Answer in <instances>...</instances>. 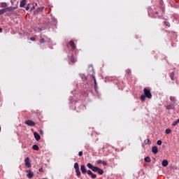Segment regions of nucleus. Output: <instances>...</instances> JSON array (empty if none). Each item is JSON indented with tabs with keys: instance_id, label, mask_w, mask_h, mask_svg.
Instances as JSON below:
<instances>
[{
	"instance_id": "obj_43",
	"label": "nucleus",
	"mask_w": 179,
	"mask_h": 179,
	"mask_svg": "<svg viewBox=\"0 0 179 179\" xmlns=\"http://www.w3.org/2000/svg\"><path fill=\"white\" fill-rule=\"evenodd\" d=\"M176 122L179 124V118L176 120Z\"/></svg>"
},
{
	"instance_id": "obj_21",
	"label": "nucleus",
	"mask_w": 179,
	"mask_h": 179,
	"mask_svg": "<svg viewBox=\"0 0 179 179\" xmlns=\"http://www.w3.org/2000/svg\"><path fill=\"white\" fill-rule=\"evenodd\" d=\"M3 13H6V8H2L0 10V15H3Z\"/></svg>"
},
{
	"instance_id": "obj_36",
	"label": "nucleus",
	"mask_w": 179,
	"mask_h": 179,
	"mask_svg": "<svg viewBox=\"0 0 179 179\" xmlns=\"http://www.w3.org/2000/svg\"><path fill=\"white\" fill-rule=\"evenodd\" d=\"M83 152H82V151H80L79 152H78V156H83Z\"/></svg>"
},
{
	"instance_id": "obj_7",
	"label": "nucleus",
	"mask_w": 179,
	"mask_h": 179,
	"mask_svg": "<svg viewBox=\"0 0 179 179\" xmlns=\"http://www.w3.org/2000/svg\"><path fill=\"white\" fill-rule=\"evenodd\" d=\"M169 100H170V101H171V103L172 104H175V105L177 104V97H176V96H171L169 97Z\"/></svg>"
},
{
	"instance_id": "obj_4",
	"label": "nucleus",
	"mask_w": 179,
	"mask_h": 179,
	"mask_svg": "<svg viewBox=\"0 0 179 179\" xmlns=\"http://www.w3.org/2000/svg\"><path fill=\"white\" fill-rule=\"evenodd\" d=\"M87 167H88V169H90V170L93 171L94 173H97L99 170V167L93 166L91 163H88L87 164Z\"/></svg>"
},
{
	"instance_id": "obj_17",
	"label": "nucleus",
	"mask_w": 179,
	"mask_h": 179,
	"mask_svg": "<svg viewBox=\"0 0 179 179\" xmlns=\"http://www.w3.org/2000/svg\"><path fill=\"white\" fill-rule=\"evenodd\" d=\"M26 0H22L20 3V8H24V6H26Z\"/></svg>"
},
{
	"instance_id": "obj_6",
	"label": "nucleus",
	"mask_w": 179,
	"mask_h": 179,
	"mask_svg": "<svg viewBox=\"0 0 179 179\" xmlns=\"http://www.w3.org/2000/svg\"><path fill=\"white\" fill-rule=\"evenodd\" d=\"M26 173H27V177L29 179H32L33 177H34V173L31 171V170H27Z\"/></svg>"
},
{
	"instance_id": "obj_8",
	"label": "nucleus",
	"mask_w": 179,
	"mask_h": 179,
	"mask_svg": "<svg viewBox=\"0 0 179 179\" xmlns=\"http://www.w3.org/2000/svg\"><path fill=\"white\" fill-rule=\"evenodd\" d=\"M26 125H28V127H34L36 125V122H33V120H27L25 121Z\"/></svg>"
},
{
	"instance_id": "obj_5",
	"label": "nucleus",
	"mask_w": 179,
	"mask_h": 179,
	"mask_svg": "<svg viewBox=\"0 0 179 179\" xmlns=\"http://www.w3.org/2000/svg\"><path fill=\"white\" fill-rule=\"evenodd\" d=\"M24 164H25V167H27V169H30V167H31V164H30V158L27 157L24 159Z\"/></svg>"
},
{
	"instance_id": "obj_23",
	"label": "nucleus",
	"mask_w": 179,
	"mask_h": 179,
	"mask_svg": "<svg viewBox=\"0 0 179 179\" xmlns=\"http://www.w3.org/2000/svg\"><path fill=\"white\" fill-rule=\"evenodd\" d=\"M145 162H146V163H150L151 160H150V157H146L145 159H144Z\"/></svg>"
},
{
	"instance_id": "obj_31",
	"label": "nucleus",
	"mask_w": 179,
	"mask_h": 179,
	"mask_svg": "<svg viewBox=\"0 0 179 179\" xmlns=\"http://www.w3.org/2000/svg\"><path fill=\"white\" fill-rule=\"evenodd\" d=\"M25 9H26V10H29L30 9V3L27 4Z\"/></svg>"
},
{
	"instance_id": "obj_1",
	"label": "nucleus",
	"mask_w": 179,
	"mask_h": 179,
	"mask_svg": "<svg viewBox=\"0 0 179 179\" xmlns=\"http://www.w3.org/2000/svg\"><path fill=\"white\" fill-rule=\"evenodd\" d=\"M160 4V10L159 11H156L153 15V17H162L163 16V13H164V6H163V1H159Z\"/></svg>"
},
{
	"instance_id": "obj_3",
	"label": "nucleus",
	"mask_w": 179,
	"mask_h": 179,
	"mask_svg": "<svg viewBox=\"0 0 179 179\" xmlns=\"http://www.w3.org/2000/svg\"><path fill=\"white\" fill-rule=\"evenodd\" d=\"M143 92H144V95L145 96V97H147V99L152 98V93L150 92V90L144 88Z\"/></svg>"
},
{
	"instance_id": "obj_19",
	"label": "nucleus",
	"mask_w": 179,
	"mask_h": 179,
	"mask_svg": "<svg viewBox=\"0 0 179 179\" xmlns=\"http://www.w3.org/2000/svg\"><path fill=\"white\" fill-rule=\"evenodd\" d=\"M144 143H145V145H151L152 141H150V140L149 138H148L147 140H145Z\"/></svg>"
},
{
	"instance_id": "obj_24",
	"label": "nucleus",
	"mask_w": 179,
	"mask_h": 179,
	"mask_svg": "<svg viewBox=\"0 0 179 179\" xmlns=\"http://www.w3.org/2000/svg\"><path fill=\"white\" fill-rule=\"evenodd\" d=\"M32 149H34V150H38V149H40V148H38V145H34L32 146Z\"/></svg>"
},
{
	"instance_id": "obj_14",
	"label": "nucleus",
	"mask_w": 179,
	"mask_h": 179,
	"mask_svg": "<svg viewBox=\"0 0 179 179\" xmlns=\"http://www.w3.org/2000/svg\"><path fill=\"white\" fill-rule=\"evenodd\" d=\"M80 170L83 174H86L87 173V170H86V166H85V165H81L80 166Z\"/></svg>"
},
{
	"instance_id": "obj_38",
	"label": "nucleus",
	"mask_w": 179,
	"mask_h": 179,
	"mask_svg": "<svg viewBox=\"0 0 179 179\" xmlns=\"http://www.w3.org/2000/svg\"><path fill=\"white\" fill-rule=\"evenodd\" d=\"M30 40H31V41H36V38H35L34 37H31V38H30Z\"/></svg>"
},
{
	"instance_id": "obj_34",
	"label": "nucleus",
	"mask_w": 179,
	"mask_h": 179,
	"mask_svg": "<svg viewBox=\"0 0 179 179\" xmlns=\"http://www.w3.org/2000/svg\"><path fill=\"white\" fill-rule=\"evenodd\" d=\"M178 123L176 122V121H174L173 123H172V125L173 127H176V125H177Z\"/></svg>"
},
{
	"instance_id": "obj_28",
	"label": "nucleus",
	"mask_w": 179,
	"mask_h": 179,
	"mask_svg": "<svg viewBox=\"0 0 179 179\" xmlns=\"http://www.w3.org/2000/svg\"><path fill=\"white\" fill-rule=\"evenodd\" d=\"M40 43H41V44H44V43H45V39H44V38H41Z\"/></svg>"
},
{
	"instance_id": "obj_35",
	"label": "nucleus",
	"mask_w": 179,
	"mask_h": 179,
	"mask_svg": "<svg viewBox=\"0 0 179 179\" xmlns=\"http://www.w3.org/2000/svg\"><path fill=\"white\" fill-rule=\"evenodd\" d=\"M126 72H127V75H129V73H131V70L127 69V70H126Z\"/></svg>"
},
{
	"instance_id": "obj_20",
	"label": "nucleus",
	"mask_w": 179,
	"mask_h": 179,
	"mask_svg": "<svg viewBox=\"0 0 179 179\" xmlns=\"http://www.w3.org/2000/svg\"><path fill=\"white\" fill-rule=\"evenodd\" d=\"M96 173H99L100 174V176L103 175L104 173V171H103V169L98 168V171H96Z\"/></svg>"
},
{
	"instance_id": "obj_40",
	"label": "nucleus",
	"mask_w": 179,
	"mask_h": 179,
	"mask_svg": "<svg viewBox=\"0 0 179 179\" xmlns=\"http://www.w3.org/2000/svg\"><path fill=\"white\" fill-rule=\"evenodd\" d=\"M102 164L103 166H107V162H106L105 161H103Z\"/></svg>"
},
{
	"instance_id": "obj_18",
	"label": "nucleus",
	"mask_w": 179,
	"mask_h": 179,
	"mask_svg": "<svg viewBox=\"0 0 179 179\" xmlns=\"http://www.w3.org/2000/svg\"><path fill=\"white\" fill-rule=\"evenodd\" d=\"M6 6H8V4L6 3V2H2V3H0V7L1 8H6Z\"/></svg>"
},
{
	"instance_id": "obj_27",
	"label": "nucleus",
	"mask_w": 179,
	"mask_h": 179,
	"mask_svg": "<svg viewBox=\"0 0 179 179\" xmlns=\"http://www.w3.org/2000/svg\"><path fill=\"white\" fill-rule=\"evenodd\" d=\"M164 24L165 26H166L167 27H170V22H167V21H165L164 22Z\"/></svg>"
},
{
	"instance_id": "obj_9",
	"label": "nucleus",
	"mask_w": 179,
	"mask_h": 179,
	"mask_svg": "<svg viewBox=\"0 0 179 179\" xmlns=\"http://www.w3.org/2000/svg\"><path fill=\"white\" fill-rule=\"evenodd\" d=\"M92 76L94 83V90L97 93V81L96 80V77L94 76V74H92Z\"/></svg>"
},
{
	"instance_id": "obj_16",
	"label": "nucleus",
	"mask_w": 179,
	"mask_h": 179,
	"mask_svg": "<svg viewBox=\"0 0 179 179\" xmlns=\"http://www.w3.org/2000/svg\"><path fill=\"white\" fill-rule=\"evenodd\" d=\"M162 164L163 167H167V166H169V161L164 159L162 162Z\"/></svg>"
},
{
	"instance_id": "obj_12",
	"label": "nucleus",
	"mask_w": 179,
	"mask_h": 179,
	"mask_svg": "<svg viewBox=\"0 0 179 179\" xmlns=\"http://www.w3.org/2000/svg\"><path fill=\"white\" fill-rule=\"evenodd\" d=\"M152 152L154 155H157L159 152V148H157V146H153L152 148Z\"/></svg>"
},
{
	"instance_id": "obj_13",
	"label": "nucleus",
	"mask_w": 179,
	"mask_h": 179,
	"mask_svg": "<svg viewBox=\"0 0 179 179\" xmlns=\"http://www.w3.org/2000/svg\"><path fill=\"white\" fill-rule=\"evenodd\" d=\"M34 136L36 141H40V139H41V136H40V134H38V133H37V132L34 133Z\"/></svg>"
},
{
	"instance_id": "obj_15",
	"label": "nucleus",
	"mask_w": 179,
	"mask_h": 179,
	"mask_svg": "<svg viewBox=\"0 0 179 179\" xmlns=\"http://www.w3.org/2000/svg\"><path fill=\"white\" fill-rule=\"evenodd\" d=\"M15 9H16V7H7L6 8V12H13V10H15Z\"/></svg>"
},
{
	"instance_id": "obj_10",
	"label": "nucleus",
	"mask_w": 179,
	"mask_h": 179,
	"mask_svg": "<svg viewBox=\"0 0 179 179\" xmlns=\"http://www.w3.org/2000/svg\"><path fill=\"white\" fill-rule=\"evenodd\" d=\"M69 45L71 47L72 50H76V45H75V42H73V41H70L69 43Z\"/></svg>"
},
{
	"instance_id": "obj_25",
	"label": "nucleus",
	"mask_w": 179,
	"mask_h": 179,
	"mask_svg": "<svg viewBox=\"0 0 179 179\" xmlns=\"http://www.w3.org/2000/svg\"><path fill=\"white\" fill-rule=\"evenodd\" d=\"M171 129H166L165 130V134H166V135H169V134H171Z\"/></svg>"
},
{
	"instance_id": "obj_42",
	"label": "nucleus",
	"mask_w": 179,
	"mask_h": 179,
	"mask_svg": "<svg viewBox=\"0 0 179 179\" xmlns=\"http://www.w3.org/2000/svg\"><path fill=\"white\" fill-rule=\"evenodd\" d=\"M33 9H36V7H34V6H32V8H31V10H33Z\"/></svg>"
},
{
	"instance_id": "obj_37",
	"label": "nucleus",
	"mask_w": 179,
	"mask_h": 179,
	"mask_svg": "<svg viewBox=\"0 0 179 179\" xmlns=\"http://www.w3.org/2000/svg\"><path fill=\"white\" fill-rule=\"evenodd\" d=\"M102 162H103V161H101V159H99L97 161L98 164H101Z\"/></svg>"
},
{
	"instance_id": "obj_22",
	"label": "nucleus",
	"mask_w": 179,
	"mask_h": 179,
	"mask_svg": "<svg viewBox=\"0 0 179 179\" xmlns=\"http://www.w3.org/2000/svg\"><path fill=\"white\" fill-rule=\"evenodd\" d=\"M141 101H145V100H146V96L145 94H142L141 96Z\"/></svg>"
},
{
	"instance_id": "obj_33",
	"label": "nucleus",
	"mask_w": 179,
	"mask_h": 179,
	"mask_svg": "<svg viewBox=\"0 0 179 179\" xmlns=\"http://www.w3.org/2000/svg\"><path fill=\"white\" fill-rule=\"evenodd\" d=\"M157 145H159L160 146L162 143V140L157 141Z\"/></svg>"
},
{
	"instance_id": "obj_30",
	"label": "nucleus",
	"mask_w": 179,
	"mask_h": 179,
	"mask_svg": "<svg viewBox=\"0 0 179 179\" xmlns=\"http://www.w3.org/2000/svg\"><path fill=\"white\" fill-rule=\"evenodd\" d=\"M70 61H71V62L74 63L75 62V57H73V56H71V57L70 58Z\"/></svg>"
},
{
	"instance_id": "obj_41",
	"label": "nucleus",
	"mask_w": 179,
	"mask_h": 179,
	"mask_svg": "<svg viewBox=\"0 0 179 179\" xmlns=\"http://www.w3.org/2000/svg\"><path fill=\"white\" fill-rule=\"evenodd\" d=\"M171 80H173V73H171Z\"/></svg>"
},
{
	"instance_id": "obj_46",
	"label": "nucleus",
	"mask_w": 179,
	"mask_h": 179,
	"mask_svg": "<svg viewBox=\"0 0 179 179\" xmlns=\"http://www.w3.org/2000/svg\"><path fill=\"white\" fill-rule=\"evenodd\" d=\"M143 148H145V145H143Z\"/></svg>"
},
{
	"instance_id": "obj_45",
	"label": "nucleus",
	"mask_w": 179,
	"mask_h": 179,
	"mask_svg": "<svg viewBox=\"0 0 179 179\" xmlns=\"http://www.w3.org/2000/svg\"><path fill=\"white\" fill-rule=\"evenodd\" d=\"M2 30V28H0V33H1Z\"/></svg>"
},
{
	"instance_id": "obj_29",
	"label": "nucleus",
	"mask_w": 179,
	"mask_h": 179,
	"mask_svg": "<svg viewBox=\"0 0 179 179\" xmlns=\"http://www.w3.org/2000/svg\"><path fill=\"white\" fill-rule=\"evenodd\" d=\"M97 178V175H96V174H94V173H92V174L91 175V178L94 179V178Z\"/></svg>"
},
{
	"instance_id": "obj_32",
	"label": "nucleus",
	"mask_w": 179,
	"mask_h": 179,
	"mask_svg": "<svg viewBox=\"0 0 179 179\" xmlns=\"http://www.w3.org/2000/svg\"><path fill=\"white\" fill-rule=\"evenodd\" d=\"M87 173L88 176H91L93 173V172H92V171H90V170L87 171Z\"/></svg>"
},
{
	"instance_id": "obj_47",
	"label": "nucleus",
	"mask_w": 179,
	"mask_h": 179,
	"mask_svg": "<svg viewBox=\"0 0 179 179\" xmlns=\"http://www.w3.org/2000/svg\"><path fill=\"white\" fill-rule=\"evenodd\" d=\"M0 132H1V127H0Z\"/></svg>"
},
{
	"instance_id": "obj_2",
	"label": "nucleus",
	"mask_w": 179,
	"mask_h": 179,
	"mask_svg": "<svg viewBox=\"0 0 179 179\" xmlns=\"http://www.w3.org/2000/svg\"><path fill=\"white\" fill-rule=\"evenodd\" d=\"M74 169H75L77 177H78V178H80L81 173H80V171L79 170V164H78V162H76L74 164Z\"/></svg>"
},
{
	"instance_id": "obj_11",
	"label": "nucleus",
	"mask_w": 179,
	"mask_h": 179,
	"mask_svg": "<svg viewBox=\"0 0 179 179\" xmlns=\"http://www.w3.org/2000/svg\"><path fill=\"white\" fill-rule=\"evenodd\" d=\"M166 110H174L176 108V105L174 103H171L166 106Z\"/></svg>"
},
{
	"instance_id": "obj_44",
	"label": "nucleus",
	"mask_w": 179,
	"mask_h": 179,
	"mask_svg": "<svg viewBox=\"0 0 179 179\" xmlns=\"http://www.w3.org/2000/svg\"><path fill=\"white\" fill-rule=\"evenodd\" d=\"M39 171L40 172L43 171V168L39 169Z\"/></svg>"
},
{
	"instance_id": "obj_26",
	"label": "nucleus",
	"mask_w": 179,
	"mask_h": 179,
	"mask_svg": "<svg viewBox=\"0 0 179 179\" xmlns=\"http://www.w3.org/2000/svg\"><path fill=\"white\" fill-rule=\"evenodd\" d=\"M43 10H44V7L43 6L37 8L38 12H43Z\"/></svg>"
},
{
	"instance_id": "obj_39",
	"label": "nucleus",
	"mask_w": 179,
	"mask_h": 179,
	"mask_svg": "<svg viewBox=\"0 0 179 179\" xmlns=\"http://www.w3.org/2000/svg\"><path fill=\"white\" fill-rule=\"evenodd\" d=\"M70 103H71V104H76V101H72V100H70Z\"/></svg>"
}]
</instances>
